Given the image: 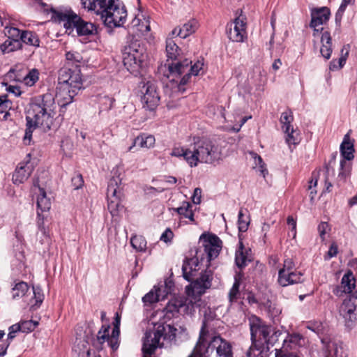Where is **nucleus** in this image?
I'll list each match as a JSON object with an SVG mask.
<instances>
[{
    "label": "nucleus",
    "instance_id": "nucleus-1",
    "mask_svg": "<svg viewBox=\"0 0 357 357\" xmlns=\"http://www.w3.org/2000/svg\"><path fill=\"white\" fill-rule=\"evenodd\" d=\"M56 114V105L52 93L36 97L29 105L26 112V128L24 137L25 144H29L33 131L41 128L44 131L51 129Z\"/></svg>",
    "mask_w": 357,
    "mask_h": 357
},
{
    "label": "nucleus",
    "instance_id": "nucleus-2",
    "mask_svg": "<svg viewBox=\"0 0 357 357\" xmlns=\"http://www.w3.org/2000/svg\"><path fill=\"white\" fill-rule=\"evenodd\" d=\"M208 332L203 323L194 353L198 357H233L231 343L220 336H214L209 342L206 340Z\"/></svg>",
    "mask_w": 357,
    "mask_h": 357
},
{
    "label": "nucleus",
    "instance_id": "nucleus-3",
    "mask_svg": "<svg viewBox=\"0 0 357 357\" xmlns=\"http://www.w3.org/2000/svg\"><path fill=\"white\" fill-rule=\"evenodd\" d=\"M221 155V149L216 142L208 139H198L192 146L190 166L195 167L198 162L212 164L220 160Z\"/></svg>",
    "mask_w": 357,
    "mask_h": 357
},
{
    "label": "nucleus",
    "instance_id": "nucleus-4",
    "mask_svg": "<svg viewBox=\"0 0 357 357\" xmlns=\"http://www.w3.org/2000/svg\"><path fill=\"white\" fill-rule=\"evenodd\" d=\"M192 61L185 59L182 61L168 65L169 74L167 77L173 82H178L179 90H182V86L185 85L190 80L192 75H198L202 70L204 63L198 60L194 65ZM184 91V89H183Z\"/></svg>",
    "mask_w": 357,
    "mask_h": 357
},
{
    "label": "nucleus",
    "instance_id": "nucleus-5",
    "mask_svg": "<svg viewBox=\"0 0 357 357\" xmlns=\"http://www.w3.org/2000/svg\"><path fill=\"white\" fill-rule=\"evenodd\" d=\"M146 58V49L141 45L139 41H131L124 47L123 50V65L135 76L139 74V70Z\"/></svg>",
    "mask_w": 357,
    "mask_h": 357
},
{
    "label": "nucleus",
    "instance_id": "nucleus-6",
    "mask_svg": "<svg viewBox=\"0 0 357 357\" xmlns=\"http://www.w3.org/2000/svg\"><path fill=\"white\" fill-rule=\"evenodd\" d=\"M251 331V340L252 342L250 350L253 347L259 350L264 344L273 345L278 337V332H275L271 336L272 332L271 326H267L264 322L257 317H253L250 323Z\"/></svg>",
    "mask_w": 357,
    "mask_h": 357
},
{
    "label": "nucleus",
    "instance_id": "nucleus-7",
    "mask_svg": "<svg viewBox=\"0 0 357 357\" xmlns=\"http://www.w3.org/2000/svg\"><path fill=\"white\" fill-rule=\"evenodd\" d=\"M54 17L59 22H63L66 29L75 28L79 36L93 35L97 31L96 26L93 23L83 20L76 13L70 10L54 12Z\"/></svg>",
    "mask_w": 357,
    "mask_h": 357
},
{
    "label": "nucleus",
    "instance_id": "nucleus-8",
    "mask_svg": "<svg viewBox=\"0 0 357 357\" xmlns=\"http://www.w3.org/2000/svg\"><path fill=\"white\" fill-rule=\"evenodd\" d=\"M120 324L121 316L116 312L113 322L114 327L112 334L109 335L110 325H102L93 341V345L98 349H102L103 344L107 342L108 346L113 351L117 350L119 347Z\"/></svg>",
    "mask_w": 357,
    "mask_h": 357
},
{
    "label": "nucleus",
    "instance_id": "nucleus-9",
    "mask_svg": "<svg viewBox=\"0 0 357 357\" xmlns=\"http://www.w3.org/2000/svg\"><path fill=\"white\" fill-rule=\"evenodd\" d=\"M59 84L64 90H68L73 98L82 88L81 71L77 66L74 68L63 66L59 71Z\"/></svg>",
    "mask_w": 357,
    "mask_h": 357
},
{
    "label": "nucleus",
    "instance_id": "nucleus-10",
    "mask_svg": "<svg viewBox=\"0 0 357 357\" xmlns=\"http://www.w3.org/2000/svg\"><path fill=\"white\" fill-rule=\"evenodd\" d=\"M125 6L118 0H112L100 15L104 24L109 27H119L123 25L127 19Z\"/></svg>",
    "mask_w": 357,
    "mask_h": 357
},
{
    "label": "nucleus",
    "instance_id": "nucleus-11",
    "mask_svg": "<svg viewBox=\"0 0 357 357\" xmlns=\"http://www.w3.org/2000/svg\"><path fill=\"white\" fill-rule=\"evenodd\" d=\"M165 326L163 324H158L151 331H146L143 337L142 354L143 357H151L158 348H162L164 343L161 339H166Z\"/></svg>",
    "mask_w": 357,
    "mask_h": 357
},
{
    "label": "nucleus",
    "instance_id": "nucleus-12",
    "mask_svg": "<svg viewBox=\"0 0 357 357\" xmlns=\"http://www.w3.org/2000/svg\"><path fill=\"white\" fill-rule=\"evenodd\" d=\"M114 176L110 178L107 186V208L112 216L117 215L123 208L121 199L123 197L121 178L119 175Z\"/></svg>",
    "mask_w": 357,
    "mask_h": 357
},
{
    "label": "nucleus",
    "instance_id": "nucleus-13",
    "mask_svg": "<svg viewBox=\"0 0 357 357\" xmlns=\"http://www.w3.org/2000/svg\"><path fill=\"white\" fill-rule=\"evenodd\" d=\"M213 280V271L206 268L202 273L200 277L192 282L186 287V292L189 296H192L195 301H190L188 304L192 303V312L194 311L195 305L199 301V297L204 294L206 289L211 286Z\"/></svg>",
    "mask_w": 357,
    "mask_h": 357
},
{
    "label": "nucleus",
    "instance_id": "nucleus-14",
    "mask_svg": "<svg viewBox=\"0 0 357 357\" xmlns=\"http://www.w3.org/2000/svg\"><path fill=\"white\" fill-rule=\"evenodd\" d=\"M35 187L38 188V195L37 196V224L39 230L45 234V229L44 227V216L42 215L43 212L49 211L51 208V199L47 196L46 191L39 184L38 178L33 183Z\"/></svg>",
    "mask_w": 357,
    "mask_h": 357
},
{
    "label": "nucleus",
    "instance_id": "nucleus-15",
    "mask_svg": "<svg viewBox=\"0 0 357 357\" xmlns=\"http://www.w3.org/2000/svg\"><path fill=\"white\" fill-rule=\"evenodd\" d=\"M200 242L202 243L203 252L206 255V266H209L210 261L219 255L222 250V242L219 237L214 234H202L200 237Z\"/></svg>",
    "mask_w": 357,
    "mask_h": 357
},
{
    "label": "nucleus",
    "instance_id": "nucleus-16",
    "mask_svg": "<svg viewBox=\"0 0 357 357\" xmlns=\"http://www.w3.org/2000/svg\"><path fill=\"white\" fill-rule=\"evenodd\" d=\"M339 312L347 326L357 321V290L343 301L340 306Z\"/></svg>",
    "mask_w": 357,
    "mask_h": 357
},
{
    "label": "nucleus",
    "instance_id": "nucleus-17",
    "mask_svg": "<svg viewBox=\"0 0 357 357\" xmlns=\"http://www.w3.org/2000/svg\"><path fill=\"white\" fill-rule=\"evenodd\" d=\"M142 93L143 94L142 102L144 107L150 111L154 110L160 102L156 84L152 81L147 82L142 86Z\"/></svg>",
    "mask_w": 357,
    "mask_h": 357
},
{
    "label": "nucleus",
    "instance_id": "nucleus-18",
    "mask_svg": "<svg viewBox=\"0 0 357 357\" xmlns=\"http://www.w3.org/2000/svg\"><path fill=\"white\" fill-rule=\"evenodd\" d=\"M227 34L229 40L233 42H243L246 37V24L243 18L238 17L232 23L228 24Z\"/></svg>",
    "mask_w": 357,
    "mask_h": 357
},
{
    "label": "nucleus",
    "instance_id": "nucleus-19",
    "mask_svg": "<svg viewBox=\"0 0 357 357\" xmlns=\"http://www.w3.org/2000/svg\"><path fill=\"white\" fill-rule=\"evenodd\" d=\"M202 255L201 249L197 250L196 255L191 258H186L182 266L183 278L188 281H192L197 272L201 268L199 257Z\"/></svg>",
    "mask_w": 357,
    "mask_h": 357
},
{
    "label": "nucleus",
    "instance_id": "nucleus-20",
    "mask_svg": "<svg viewBox=\"0 0 357 357\" xmlns=\"http://www.w3.org/2000/svg\"><path fill=\"white\" fill-rule=\"evenodd\" d=\"M330 15L331 11L327 7L314 8L311 10L312 19L310 26L314 29V36L316 35V33L319 32V29L316 28L328 22L330 18Z\"/></svg>",
    "mask_w": 357,
    "mask_h": 357
},
{
    "label": "nucleus",
    "instance_id": "nucleus-21",
    "mask_svg": "<svg viewBox=\"0 0 357 357\" xmlns=\"http://www.w3.org/2000/svg\"><path fill=\"white\" fill-rule=\"evenodd\" d=\"M33 172L32 165L29 162H20L13 174V182L15 185L24 183Z\"/></svg>",
    "mask_w": 357,
    "mask_h": 357
},
{
    "label": "nucleus",
    "instance_id": "nucleus-22",
    "mask_svg": "<svg viewBox=\"0 0 357 357\" xmlns=\"http://www.w3.org/2000/svg\"><path fill=\"white\" fill-rule=\"evenodd\" d=\"M356 287V280L351 273H348L342 278L341 284L335 287L333 293L337 296H342L344 294H353L352 290Z\"/></svg>",
    "mask_w": 357,
    "mask_h": 357
},
{
    "label": "nucleus",
    "instance_id": "nucleus-23",
    "mask_svg": "<svg viewBox=\"0 0 357 357\" xmlns=\"http://www.w3.org/2000/svg\"><path fill=\"white\" fill-rule=\"evenodd\" d=\"M303 274L297 271H286L280 270L278 282L282 287L299 283L302 282Z\"/></svg>",
    "mask_w": 357,
    "mask_h": 357
},
{
    "label": "nucleus",
    "instance_id": "nucleus-24",
    "mask_svg": "<svg viewBox=\"0 0 357 357\" xmlns=\"http://www.w3.org/2000/svg\"><path fill=\"white\" fill-rule=\"evenodd\" d=\"M197 28L198 22L196 20L192 19L183 24L181 26L175 27L172 31L170 36H177L181 38H186L188 36L195 33Z\"/></svg>",
    "mask_w": 357,
    "mask_h": 357
},
{
    "label": "nucleus",
    "instance_id": "nucleus-25",
    "mask_svg": "<svg viewBox=\"0 0 357 357\" xmlns=\"http://www.w3.org/2000/svg\"><path fill=\"white\" fill-rule=\"evenodd\" d=\"M155 139L153 135L146 133L141 134L135 138L132 144L128 148V151H134L135 146L142 149H151L153 147Z\"/></svg>",
    "mask_w": 357,
    "mask_h": 357
},
{
    "label": "nucleus",
    "instance_id": "nucleus-26",
    "mask_svg": "<svg viewBox=\"0 0 357 357\" xmlns=\"http://www.w3.org/2000/svg\"><path fill=\"white\" fill-rule=\"evenodd\" d=\"M112 0H82L84 8L101 15Z\"/></svg>",
    "mask_w": 357,
    "mask_h": 357
},
{
    "label": "nucleus",
    "instance_id": "nucleus-27",
    "mask_svg": "<svg viewBox=\"0 0 357 357\" xmlns=\"http://www.w3.org/2000/svg\"><path fill=\"white\" fill-rule=\"evenodd\" d=\"M168 294L165 289L162 290L160 287H154L149 293L142 298L144 305H151L154 303L164 300Z\"/></svg>",
    "mask_w": 357,
    "mask_h": 357
},
{
    "label": "nucleus",
    "instance_id": "nucleus-28",
    "mask_svg": "<svg viewBox=\"0 0 357 357\" xmlns=\"http://www.w3.org/2000/svg\"><path fill=\"white\" fill-rule=\"evenodd\" d=\"M187 308H188V304H187V300L183 298L172 299L169 301L166 306L167 312L174 314L177 313H185Z\"/></svg>",
    "mask_w": 357,
    "mask_h": 357
},
{
    "label": "nucleus",
    "instance_id": "nucleus-29",
    "mask_svg": "<svg viewBox=\"0 0 357 357\" xmlns=\"http://www.w3.org/2000/svg\"><path fill=\"white\" fill-rule=\"evenodd\" d=\"M321 42V47L320 49V52L326 59H328L331 57L333 51L332 38L329 32L325 31L322 33Z\"/></svg>",
    "mask_w": 357,
    "mask_h": 357
},
{
    "label": "nucleus",
    "instance_id": "nucleus-30",
    "mask_svg": "<svg viewBox=\"0 0 357 357\" xmlns=\"http://www.w3.org/2000/svg\"><path fill=\"white\" fill-rule=\"evenodd\" d=\"M354 145L349 141V136L346 135L344 137L343 142L340 145V152L343 156V160H350L354 158Z\"/></svg>",
    "mask_w": 357,
    "mask_h": 357
},
{
    "label": "nucleus",
    "instance_id": "nucleus-31",
    "mask_svg": "<svg viewBox=\"0 0 357 357\" xmlns=\"http://www.w3.org/2000/svg\"><path fill=\"white\" fill-rule=\"evenodd\" d=\"M173 210L181 217L188 218L191 222L195 223L194 213L192 210V204L190 202H183L181 206L174 208Z\"/></svg>",
    "mask_w": 357,
    "mask_h": 357
},
{
    "label": "nucleus",
    "instance_id": "nucleus-32",
    "mask_svg": "<svg viewBox=\"0 0 357 357\" xmlns=\"http://www.w3.org/2000/svg\"><path fill=\"white\" fill-rule=\"evenodd\" d=\"M21 43H24L35 47L40 46V40L38 35L31 31H22L20 39Z\"/></svg>",
    "mask_w": 357,
    "mask_h": 357
},
{
    "label": "nucleus",
    "instance_id": "nucleus-33",
    "mask_svg": "<svg viewBox=\"0 0 357 357\" xmlns=\"http://www.w3.org/2000/svg\"><path fill=\"white\" fill-rule=\"evenodd\" d=\"M22 47V45L20 40L7 38L0 45V50L3 54H7L21 49Z\"/></svg>",
    "mask_w": 357,
    "mask_h": 357
},
{
    "label": "nucleus",
    "instance_id": "nucleus-34",
    "mask_svg": "<svg viewBox=\"0 0 357 357\" xmlns=\"http://www.w3.org/2000/svg\"><path fill=\"white\" fill-rule=\"evenodd\" d=\"M328 354L326 357H347V354L341 345L331 342L327 345Z\"/></svg>",
    "mask_w": 357,
    "mask_h": 357
},
{
    "label": "nucleus",
    "instance_id": "nucleus-35",
    "mask_svg": "<svg viewBox=\"0 0 357 357\" xmlns=\"http://www.w3.org/2000/svg\"><path fill=\"white\" fill-rule=\"evenodd\" d=\"M172 37H168L166 40V52L169 59H176L180 54V48Z\"/></svg>",
    "mask_w": 357,
    "mask_h": 357
},
{
    "label": "nucleus",
    "instance_id": "nucleus-36",
    "mask_svg": "<svg viewBox=\"0 0 357 357\" xmlns=\"http://www.w3.org/2000/svg\"><path fill=\"white\" fill-rule=\"evenodd\" d=\"M66 63L64 66H69V68H74L76 66L79 67V63L82 60L81 54L77 52H68L66 54Z\"/></svg>",
    "mask_w": 357,
    "mask_h": 357
},
{
    "label": "nucleus",
    "instance_id": "nucleus-37",
    "mask_svg": "<svg viewBox=\"0 0 357 357\" xmlns=\"http://www.w3.org/2000/svg\"><path fill=\"white\" fill-rule=\"evenodd\" d=\"M171 155L175 157H183L185 160L190 165L189 158L192 155V146L190 149H184L183 147H175L173 149Z\"/></svg>",
    "mask_w": 357,
    "mask_h": 357
},
{
    "label": "nucleus",
    "instance_id": "nucleus-38",
    "mask_svg": "<svg viewBox=\"0 0 357 357\" xmlns=\"http://www.w3.org/2000/svg\"><path fill=\"white\" fill-rule=\"evenodd\" d=\"M29 290L27 283L24 282H20L17 283L12 289V294L13 298H22L24 296Z\"/></svg>",
    "mask_w": 357,
    "mask_h": 357
},
{
    "label": "nucleus",
    "instance_id": "nucleus-39",
    "mask_svg": "<svg viewBox=\"0 0 357 357\" xmlns=\"http://www.w3.org/2000/svg\"><path fill=\"white\" fill-rule=\"evenodd\" d=\"M130 243L134 249L142 252L146 250V241L142 236H134L130 239Z\"/></svg>",
    "mask_w": 357,
    "mask_h": 357
},
{
    "label": "nucleus",
    "instance_id": "nucleus-40",
    "mask_svg": "<svg viewBox=\"0 0 357 357\" xmlns=\"http://www.w3.org/2000/svg\"><path fill=\"white\" fill-rule=\"evenodd\" d=\"M293 119L294 118L291 111L288 110L282 113L280 116V122L283 125L282 130L284 132H289L290 130V128L292 127L291 123L292 122Z\"/></svg>",
    "mask_w": 357,
    "mask_h": 357
},
{
    "label": "nucleus",
    "instance_id": "nucleus-41",
    "mask_svg": "<svg viewBox=\"0 0 357 357\" xmlns=\"http://www.w3.org/2000/svg\"><path fill=\"white\" fill-rule=\"evenodd\" d=\"M39 72L37 69L33 68L25 76H22V80L28 86H33L38 80Z\"/></svg>",
    "mask_w": 357,
    "mask_h": 357
},
{
    "label": "nucleus",
    "instance_id": "nucleus-42",
    "mask_svg": "<svg viewBox=\"0 0 357 357\" xmlns=\"http://www.w3.org/2000/svg\"><path fill=\"white\" fill-rule=\"evenodd\" d=\"M250 224V218L248 216H245L243 212V210H241L238 213V230L241 232H245L248 230V226Z\"/></svg>",
    "mask_w": 357,
    "mask_h": 357
},
{
    "label": "nucleus",
    "instance_id": "nucleus-43",
    "mask_svg": "<svg viewBox=\"0 0 357 357\" xmlns=\"http://www.w3.org/2000/svg\"><path fill=\"white\" fill-rule=\"evenodd\" d=\"M248 257L243 252V246L236 252L235 262L236 266L242 268L247 265Z\"/></svg>",
    "mask_w": 357,
    "mask_h": 357
},
{
    "label": "nucleus",
    "instance_id": "nucleus-44",
    "mask_svg": "<svg viewBox=\"0 0 357 357\" xmlns=\"http://www.w3.org/2000/svg\"><path fill=\"white\" fill-rule=\"evenodd\" d=\"M239 287L240 281L236 279L232 287L229 292V300L230 303L236 302L240 294Z\"/></svg>",
    "mask_w": 357,
    "mask_h": 357
},
{
    "label": "nucleus",
    "instance_id": "nucleus-45",
    "mask_svg": "<svg viewBox=\"0 0 357 357\" xmlns=\"http://www.w3.org/2000/svg\"><path fill=\"white\" fill-rule=\"evenodd\" d=\"M33 298L36 301L35 304L32 305L31 307H38L44 300V294L42 289L39 287H33Z\"/></svg>",
    "mask_w": 357,
    "mask_h": 357
},
{
    "label": "nucleus",
    "instance_id": "nucleus-46",
    "mask_svg": "<svg viewBox=\"0 0 357 357\" xmlns=\"http://www.w3.org/2000/svg\"><path fill=\"white\" fill-rule=\"evenodd\" d=\"M250 154L252 157V158L255 160V163L256 165L259 166V171L262 176L265 177L266 174H268V170L266 169L265 167V163L264 162L262 158L260 155H257L255 152H250Z\"/></svg>",
    "mask_w": 357,
    "mask_h": 357
},
{
    "label": "nucleus",
    "instance_id": "nucleus-47",
    "mask_svg": "<svg viewBox=\"0 0 357 357\" xmlns=\"http://www.w3.org/2000/svg\"><path fill=\"white\" fill-rule=\"evenodd\" d=\"M22 34V31L17 28L13 26L6 27V35L8 36V38L20 40Z\"/></svg>",
    "mask_w": 357,
    "mask_h": 357
},
{
    "label": "nucleus",
    "instance_id": "nucleus-48",
    "mask_svg": "<svg viewBox=\"0 0 357 357\" xmlns=\"http://www.w3.org/2000/svg\"><path fill=\"white\" fill-rule=\"evenodd\" d=\"M287 134L286 142L289 145H295L298 143V132L292 127L289 132H284Z\"/></svg>",
    "mask_w": 357,
    "mask_h": 357
},
{
    "label": "nucleus",
    "instance_id": "nucleus-49",
    "mask_svg": "<svg viewBox=\"0 0 357 357\" xmlns=\"http://www.w3.org/2000/svg\"><path fill=\"white\" fill-rule=\"evenodd\" d=\"M38 323L32 320L23 321L20 323L21 331L23 333H29L33 331Z\"/></svg>",
    "mask_w": 357,
    "mask_h": 357
},
{
    "label": "nucleus",
    "instance_id": "nucleus-50",
    "mask_svg": "<svg viewBox=\"0 0 357 357\" xmlns=\"http://www.w3.org/2000/svg\"><path fill=\"white\" fill-rule=\"evenodd\" d=\"M350 169L349 164L345 160H342L340 161V172H339L338 177L341 179H345L349 175Z\"/></svg>",
    "mask_w": 357,
    "mask_h": 357
},
{
    "label": "nucleus",
    "instance_id": "nucleus-51",
    "mask_svg": "<svg viewBox=\"0 0 357 357\" xmlns=\"http://www.w3.org/2000/svg\"><path fill=\"white\" fill-rule=\"evenodd\" d=\"M11 102L7 99V96L0 97V113H5L4 117L8 114V111L11 108Z\"/></svg>",
    "mask_w": 357,
    "mask_h": 357
},
{
    "label": "nucleus",
    "instance_id": "nucleus-52",
    "mask_svg": "<svg viewBox=\"0 0 357 357\" xmlns=\"http://www.w3.org/2000/svg\"><path fill=\"white\" fill-rule=\"evenodd\" d=\"M349 45H344L341 50V56L338 60L340 68H342L343 66L345 64L347 58L349 55Z\"/></svg>",
    "mask_w": 357,
    "mask_h": 357
},
{
    "label": "nucleus",
    "instance_id": "nucleus-53",
    "mask_svg": "<svg viewBox=\"0 0 357 357\" xmlns=\"http://www.w3.org/2000/svg\"><path fill=\"white\" fill-rule=\"evenodd\" d=\"M7 80H13L16 82H21L22 80V76L17 73L16 70L11 68L6 75Z\"/></svg>",
    "mask_w": 357,
    "mask_h": 357
},
{
    "label": "nucleus",
    "instance_id": "nucleus-54",
    "mask_svg": "<svg viewBox=\"0 0 357 357\" xmlns=\"http://www.w3.org/2000/svg\"><path fill=\"white\" fill-rule=\"evenodd\" d=\"M347 6V5L342 3L341 5L340 6L337 13H335V23L338 26L340 25V22H341L343 14L346 10Z\"/></svg>",
    "mask_w": 357,
    "mask_h": 357
},
{
    "label": "nucleus",
    "instance_id": "nucleus-55",
    "mask_svg": "<svg viewBox=\"0 0 357 357\" xmlns=\"http://www.w3.org/2000/svg\"><path fill=\"white\" fill-rule=\"evenodd\" d=\"M330 229L329 225L326 222H321L318 226V231L321 238H324L325 234Z\"/></svg>",
    "mask_w": 357,
    "mask_h": 357
},
{
    "label": "nucleus",
    "instance_id": "nucleus-56",
    "mask_svg": "<svg viewBox=\"0 0 357 357\" xmlns=\"http://www.w3.org/2000/svg\"><path fill=\"white\" fill-rule=\"evenodd\" d=\"M72 183L75 189L80 188L84 183L83 178L81 174H77L72 178Z\"/></svg>",
    "mask_w": 357,
    "mask_h": 357
},
{
    "label": "nucleus",
    "instance_id": "nucleus-57",
    "mask_svg": "<svg viewBox=\"0 0 357 357\" xmlns=\"http://www.w3.org/2000/svg\"><path fill=\"white\" fill-rule=\"evenodd\" d=\"M317 185V179L312 178L309 182L308 189L310 190L311 199H314V197L317 195V190L315 189Z\"/></svg>",
    "mask_w": 357,
    "mask_h": 357
},
{
    "label": "nucleus",
    "instance_id": "nucleus-58",
    "mask_svg": "<svg viewBox=\"0 0 357 357\" xmlns=\"http://www.w3.org/2000/svg\"><path fill=\"white\" fill-rule=\"evenodd\" d=\"M202 199V190L197 188L194 190L193 195L192 197V201L195 204H199L201 202Z\"/></svg>",
    "mask_w": 357,
    "mask_h": 357
},
{
    "label": "nucleus",
    "instance_id": "nucleus-59",
    "mask_svg": "<svg viewBox=\"0 0 357 357\" xmlns=\"http://www.w3.org/2000/svg\"><path fill=\"white\" fill-rule=\"evenodd\" d=\"M295 264L291 259H287L284 261L283 268L280 270H284L286 271H294L293 268H294Z\"/></svg>",
    "mask_w": 357,
    "mask_h": 357
},
{
    "label": "nucleus",
    "instance_id": "nucleus-60",
    "mask_svg": "<svg viewBox=\"0 0 357 357\" xmlns=\"http://www.w3.org/2000/svg\"><path fill=\"white\" fill-rule=\"evenodd\" d=\"M172 237L173 232L171 231L170 229H167L161 235L160 240L167 243L168 241H170Z\"/></svg>",
    "mask_w": 357,
    "mask_h": 357
},
{
    "label": "nucleus",
    "instance_id": "nucleus-61",
    "mask_svg": "<svg viewBox=\"0 0 357 357\" xmlns=\"http://www.w3.org/2000/svg\"><path fill=\"white\" fill-rule=\"evenodd\" d=\"M287 224L291 227V231L293 232V236H296V222L292 216H288L287 218Z\"/></svg>",
    "mask_w": 357,
    "mask_h": 357
},
{
    "label": "nucleus",
    "instance_id": "nucleus-62",
    "mask_svg": "<svg viewBox=\"0 0 357 357\" xmlns=\"http://www.w3.org/2000/svg\"><path fill=\"white\" fill-rule=\"evenodd\" d=\"M327 254L329 259L336 256L337 254V246L335 243H333L331 245Z\"/></svg>",
    "mask_w": 357,
    "mask_h": 357
},
{
    "label": "nucleus",
    "instance_id": "nucleus-63",
    "mask_svg": "<svg viewBox=\"0 0 357 357\" xmlns=\"http://www.w3.org/2000/svg\"><path fill=\"white\" fill-rule=\"evenodd\" d=\"M7 90H8V91L15 94V96H19L21 95V90H20V87H18V86L10 85L7 88Z\"/></svg>",
    "mask_w": 357,
    "mask_h": 357
},
{
    "label": "nucleus",
    "instance_id": "nucleus-64",
    "mask_svg": "<svg viewBox=\"0 0 357 357\" xmlns=\"http://www.w3.org/2000/svg\"><path fill=\"white\" fill-rule=\"evenodd\" d=\"M10 343H3L0 345V357H3L6 353Z\"/></svg>",
    "mask_w": 357,
    "mask_h": 357
}]
</instances>
